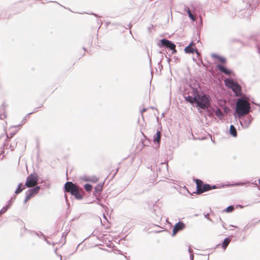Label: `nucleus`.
<instances>
[{
  "label": "nucleus",
  "mask_w": 260,
  "mask_h": 260,
  "mask_svg": "<svg viewBox=\"0 0 260 260\" xmlns=\"http://www.w3.org/2000/svg\"><path fill=\"white\" fill-rule=\"evenodd\" d=\"M25 122V119H24L22 120V122H21V124L20 125H22L23 124H24Z\"/></svg>",
  "instance_id": "ea45409f"
},
{
  "label": "nucleus",
  "mask_w": 260,
  "mask_h": 260,
  "mask_svg": "<svg viewBox=\"0 0 260 260\" xmlns=\"http://www.w3.org/2000/svg\"><path fill=\"white\" fill-rule=\"evenodd\" d=\"M193 44V42H191L189 44V45H188L187 47H186L184 49V51L186 53H193L195 51V49L191 47V45Z\"/></svg>",
  "instance_id": "ddd939ff"
},
{
  "label": "nucleus",
  "mask_w": 260,
  "mask_h": 260,
  "mask_svg": "<svg viewBox=\"0 0 260 260\" xmlns=\"http://www.w3.org/2000/svg\"><path fill=\"white\" fill-rule=\"evenodd\" d=\"M211 189L217 188V186L215 185H211Z\"/></svg>",
  "instance_id": "58836bf2"
},
{
  "label": "nucleus",
  "mask_w": 260,
  "mask_h": 260,
  "mask_svg": "<svg viewBox=\"0 0 260 260\" xmlns=\"http://www.w3.org/2000/svg\"><path fill=\"white\" fill-rule=\"evenodd\" d=\"M16 144H17V142L14 143V145L11 144L10 145V146L9 147V148H10L11 151L13 150L14 149V148H15ZM8 145L7 146V148H8Z\"/></svg>",
  "instance_id": "c756f323"
},
{
  "label": "nucleus",
  "mask_w": 260,
  "mask_h": 260,
  "mask_svg": "<svg viewBox=\"0 0 260 260\" xmlns=\"http://www.w3.org/2000/svg\"><path fill=\"white\" fill-rule=\"evenodd\" d=\"M1 138H4V141H6V140L8 139V136L7 135L6 136V138H5V136L4 135H2L1 136Z\"/></svg>",
  "instance_id": "c9c22d12"
},
{
  "label": "nucleus",
  "mask_w": 260,
  "mask_h": 260,
  "mask_svg": "<svg viewBox=\"0 0 260 260\" xmlns=\"http://www.w3.org/2000/svg\"><path fill=\"white\" fill-rule=\"evenodd\" d=\"M102 186L100 185H96L94 187V192L97 193H100L102 191Z\"/></svg>",
  "instance_id": "393cba45"
},
{
  "label": "nucleus",
  "mask_w": 260,
  "mask_h": 260,
  "mask_svg": "<svg viewBox=\"0 0 260 260\" xmlns=\"http://www.w3.org/2000/svg\"><path fill=\"white\" fill-rule=\"evenodd\" d=\"M3 145H4V146H5V145H6V143H3Z\"/></svg>",
  "instance_id": "8fccbe9b"
},
{
  "label": "nucleus",
  "mask_w": 260,
  "mask_h": 260,
  "mask_svg": "<svg viewBox=\"0 0 260 260\" xmlns=\"http://www.w3.org/2000/svg\"><path fill=\"white\" fill-rule=\"evenodd\" d=\"M128 27V28H131L132 27V24H129L128 25H127Z\"/></svg>",
  "instance_id": "c03bdc74"
},
{
  "label": "nucleus",
  "mask_w": 260,
  "mask_h": 260,
  "mask_svg": "<svg viewBox=\"0 0 260 260\" xmlns=\"http://www.w3.org/2000/svg\"><path fill=\"white\" fill-rule=\"evenodd\" d=\"M38 181V176L37 174H31L27 177L25 186L27 187H34L37 184Z\"/></svg>",
  "instance_id": "39448f33"
},
{
  "label": "nucleus",
  "mask_w": 260,
  "mask_h": 260,
  "mask_svg": "<svg viewBox=\"0 0 260 260\" xmlns=\"http://www.w3.org/2000/svg\"><path fill=\"white\" fill-rule=\"evenodd\" d=\"M230 242V240L229 238H225L222 245V248L225 249Z\"/></svg>",
  "instance_id": "4be33fe9"
},
{
  "label": "nucleus",
  "mask_w": 260,
  "mask_h": 260,
  "mask_svg": "<svg viewBox=\"0 0 260 260\" xmlns=\"http://www.w3.org/2000/svg\"><path fill=\"white\" fill-rule=\"evenodd\" d=\"M185 228V224L182 222H177L173 229L172 235L175 236L177 232L183 230Z\"/></svg>",
  "instance_id": "0eeeda50"
},
{
  "label": "nucleus",
  "mask_w": 260,
  "mask_h": 260,
  "mask_svg": "<svg viewBox=\"0 0 260 260\" xmlns=\"http://www.w3.org/2000/svg\"><path fill=\"white\" fill-rule=\"evenodd\" d=\"M211 56L213 58L218 59V60L221 63H224L226 62V59L225 58L220 56L219 55L216 54H212Z\"/></svg>",
  "instance_id": "f3484780"
},
{
  "label": "nucleus",
  "mask_w": 260,
  "mask_h": 260,
  "mask_svg": "<svg viewBox=\"0 0 260 260\" xmlns=\"http://www.w3.org/2000/svg\"><path fill=\"white\" fill-rule=\"evenodd\" d=\"M250 110V104L245 96H243L237 100L236 104L235 112L238 118L248 114Z\"/></svg>",
  "instance_id": "f257e3e1"
},
{
  "label": "nucleus",
  "mask_w": 260,
  "mask_h": 260,
  "mask_svg": "<svg viewBox=\"0 0 260 260\" xmlns=\"http://www.w3.org/2000/svg\"><path fill=\"white\" fill-rule=\"evenodd\" d=\"M36 111H37V110H35L34 112H32L31 113H29L28 114H31V113L35 112Z\"/></svg>",
  "instance_id": "09e8293b"
},
{
  "label": "nucleus",
  "mask_w": 260,
  "mask_h": 260,
  "mask_svg": "<svg viewBox=\"0 0 260 260\" xmlns=\"http://www.w3.org/2000/svg\"><path fill=\"white\" fill-rule=\"evenodd\" d=\"M157 216V217H156V219L157 220H161V218H162V215H161V213H160V212L158 215H157V216Z\"/></svg>",
  "instance_id": "473e14b6"
},
{
  "label": "nucleus",
  "mask_w": 260,
  "mask_h": 260,
  "mask_svg": "<svg viewBox=\"0 0 260 260\" xmlns=\"http://www.w3.org/2000/svg\"><path fill=\"white\" fill-rule=\"evenodd\" d=\"M22 183H20L19 184L16 190H15V192L16 193H19L21 192L23 189H25V187H24L23 188H21V187L22 186Z\"/></svg>",
  "instance_id": "b1692460"
},
{
  "label": "nucleus",
  "mask_w": 260,
  "mask_h": 260,
  "mask_svg": "<svg viewBox=\"0 0 260 260\" xmlns=\"http://www.w3.org/2000/svg\"><path fill=\"white\" fill-rule=\"evenodd\" d=\"M259 183L260 184V179H259Z\"/></svg>",
  "instance_id": "3c124183"
},
{
  "label": "nucleus",
  "mask_w": 260,
  "mask_h": 260,
  "mask_svg": "<svg viewBox=\"0 0 260 260\" xmlns=\"http://www.w3.org/2000/svg\"><path fill=\"white\" fill-rule=\"evenodd\" d=\"M215 113L216 116L220 119H222L224 116V114L222 110L219 108H217L215 110Z\"/></svg>",
  "instance_id": "dca6fc26"
},
{
  "label": "nucleus",
  "mask_w": 260,
  "mask_h": 260,
  "mask_svg": "<svg viewBox=\"0 0 260 260\" xmlns=\"http://www.w3.org/2000/svg\"><path fill=\"white\" fill-rule=\"evenodd\" d=\"M4 153V149L3 148H0V155Z\"/></svg>",
  "instance_id": "f704fd0d"
},
{
  "label": "nucleus",
  "mask_w": 260,
  "mask_h": 260,
  "mask_svg": "<svg viewBox=\"0 0 260 260\" xmlns=\"http://www.w3.org/2000/svg\"><path fill=\"white\" fill-rule=\"evenodd\" d=\"M230 134L234 137L237 136V130L233 125H231L230 127Z\"/></svg>",
  "instance_id": "a211bd4d"
},
{
  "label": "nucleus",
  "mask_w": 260,
  "mask_h": 260,
  "mask_svg": "<svg viewBox=\"0 0 260 260\" xmlns=\"http://www.w3.org/2000/svg\"><path fill=\"white\" fill-rule=\"evenodd\" d=\"M167 48L170 49V50H171L172 51V53L173 54L174 53H176L177 51L176 50V48H175L176 45L173 43H172L171 41H170L169 40V44H168Z\"/></svg>",
  "instance_id": "2eb2a0df"
},
{
  "label": "nucleus",
  "mask_w": 260,
  "mask_h": 260,
  "mask_svg": "<svg viewBox=\"0 0 260 260\" xmlns=\"http://www.w3.org/2000/svg\"><path fill=\"white\" fill-rule=\"evenodd\" d=\"M194 52H196V53H197V54L198 55H200V53L198 52V51L197 50V49H195V51H194Z\"/></svg>",
  "instance_id": "a19ab883"
},
{
  "label": "nucleus",
  "mask_w": 260,
  "mask_h": 260,
  "mask_svg": "<svg viewBox=\"0 0 260 260\" xmlns=\"http://www.w3.org/2000/svg\"><path fill=\"white\" fill-rule=\"evenodd\" d=\"M64 189L66 192H70L76 199L81 200L83 198L82 189L80 188L72 182H67L64 185Z\"/></svg>",
  "instance_id": "f03ea898"
},
{
  "label": "nucleus",
  "mask_w": 260,
  "mask_h": 260,
  "mask_svg": "<svg viewBox=\"0 0 260 260\" xmlns=\"http://www.w3.org/2000/svg\"><path fill=\"white\" fill-rule=\"evenodd\" d=\"M197 107L202 109H206L208 108L210 104V97L206 94L200 95L197 92V101L196 102Z\"/></svg>",
  "instance_id": "7ed1b4c3"
},
{
  "label": "nucleus",
  "mask_w": 260,
  "mask_h": 260,
  "mask_svg": "<svg viewBox=\"0 0 260 260\" xmlns=\"http://www.w3.org/2000/svg\"><path fill=\"white\" fill-rule=\"evenodd\" d=\"M146 110H147V109H146V108H143V109H141V110H140V112H141V114H142V116H143V113L144 112H145Z\"/></svg>",
  "instance_id": "72a5a7b5"
},
{
  "label": "nucleus",
  "mask_w": 260,
  "mask_h": 260,
  "mask_svg": "<svg viewBox=\"0 0 260 260\" xmlns=\"http://www.w3.org/2000/svg\"><path fill=\"white\" fill-rule=\"evenodd\" d=\"M238 118L240 120V124L242 127L244 128H248L253 120V118L249 115L247 116H241L240 118Z\"/></svg>",
  "instance_id": "423d86ee"
},
{
  "label": "nucleus",
  "mask_w": 260,
  "mask_h": 260,
  "mask_svg": "<svg viewBox=\"0 0 260 260\" xmlns=\"http://www.w3.org/2000/svg\"><path fill=\"white\" fill-rule=\"evenodd\" d=\"M40 189V186H37L35 187L28 189L26 192L27 194H30V196L31 198L32 197L36 195L39 192Z\"/></svg>",
  "instance_id": "1a4fd4ad"
},
{
  "label": "nucleus",
  "mask_w": 260,
  "mask_h": 260,
  "mask_svg": "<svg viewBox=\"0 0 260 260\" xmlns=\"http://www.w3.org/2000/svg\"><path fill=\"white\" fill-rule=\"evenodd\" d=\"M193 254H191L190 255L191 260H193Z\"/></svg>",
  "instance_id": "79ce46f5"
},
{
  "label": "nucleus",
  "mask_w": 260,
  "mask_h": 260,
  "mask_svg": "<svg viewBox=\"0 0 260 260\" xmlns=\"http://www.w3.org/2000/svg\"><path fill=\"white\" fill-rule=\"evenodd\" d=\"M208 216H209V214L208 213H207L206 214L204 215L205 218H207V219H208L210 220V219L208 217Z\"/></svg>",
  "instance_id": "e433bc0d"
},
{
  "label": "nucleus",
  "mask_w": 260,
  "mask_h": 260,
  "mask_svg": "<svg viewBox=\"0 0 260 260\" xmlns=\"http://www.w3.org/2000/svg\"><path fill=\"white\" fill-rule=\"evenodd\" d=\"M227 110H229V108H224V111H225V112H226Z\"/></svg>",
  "instance_id": "a18cd8bd"
},
{
  "label": "nucleus",
  "mask_w": 260,
  "mask_h": 260,
  "mask_svg": "<svg viewBox=\"0 0 260 260\" xmlns=\"http://www.w3.org/2000/svg\"><path fill=\"white\" fill-rule=\"evenodd\" d=\"M6 105L4 103L0 106V119H4L6 117Z\"/></svg>",
  "instance_id": "9d476101"
},
{
  "label": "nucleus",
  "mask_w": 260,
  "mask_h": 260,
  "mask_svg": "<svg viewBox=\"0 0 260 260\" xmlns=\"http://www.w3.org/2000/svg\"><path fill=\"white\" fill-rule=\"evenodd\" d=\"M188 251H189V252H190V253H191V248H189L188 249Z\"/></svg>",
  "instance_id": "de8ad7c7"
},
{
  "label": "nucleus",
  "mask_w": 260,
  "mask_h": 260,
  "mask_svg": "<svg viewBox=\"0 0 260 260\" xmlns=\"http://www.w3.org/2000/svg\"><path fill=\"white\" fill-rule=\"evenodd\" d=\"M103 216H104V218H105V220H106L107 222H108V220L107 219V218H106L105 215L104 214V215H103Z\"/></svg>",
  "instance_id": "37998d69"
},
{
  "label": "nucleus",
  "mask_w": 260,
  "mask_h": 260,
  "mask_svg": "<svg viewBox=\"0 0 260 260\" xmlns=\"http://www.w3.org/2000/svg\"><path fill=\"white\" fill-rule=\"evenodd\" d=\"M65 198H66V202L68 203V201L67 197L66 196H65Z\"/></svg>",
  "instance_id": "49530a36"
},
{
  "label": "nucleus",
  "mask_w": 260,
  "mask_h": 260,
  "mask_svg": "<svg viewBox=\"0 0 260 260\" xmlns=\"http://www.w3.org/2000/svg\"><path fill=\"white\" fill-rule=\"evenodd\" d=\"M90 178L91 179V180H90V181H91L92 182H96L98 180V178L95 177H90Z\"/></svg>",
  "instance_id": "2f4dec72"
},
{
  "label": "nucleus",
  "mask_w": 260,
  "mask_h": 260,
  "mask_svg": "<svg viewBox=\"0 0 260 260\" xmlns=\"http://www.w3.org/2000/svg\"><path fill=\"white\" fill-rule=\"evenodd\" d=\"M192 91L193 95V96L188 95L187 97L185 98L186 101L192 104L193 103H196V102L197 101V90L196 89H193Z\"/></svg>",
  "instance_id": "6e6552de"
},
{
  "label": "nucleus",
  "mask_w": 260,
  "mask_h": 260,
  "mask_svg": "<svg viewBox=\"0 0 260 260\" xmlns=\"http://www.w3.org/2000/svg\"><path fill=\"white\" fill-rule=\"evenodd\" d=\"M197 184V191L198 193H201L200 191H201L203 189V186L205 184L203 183L202 181L199 179H197L196 180Z\"/></svg>",
  "instance_id": "f8f14e48"
},
{
  "label": "nucleus",
  "mask_w": 260,
  "mask_h": 260,
  "mask_svg": "<svg viewBox=\"0 0 260 260\" xmlns=\"http://www.w3.org/2000/svg\"><path fill=\"white\" fill-rule=\"evenodd\" d=\"M81 179L85 181H90L91 180L89 177H87L86 176H82Z\"/></svg>",
  "instance_id": "c85d7f7f"
},
{
  "label": "nucleus",
  "mask_w": 260,
  "mask_h": 260,
  "mask_svg": "<svg viewBox=\"0 0 260 260\" xmlns=\"http://www.w3.org/2000/svg\"><path fill=\"white\" fill-rule=\"evenodd\" d=\"M67 234H65V233H63L62 234V241L61 242V243L63 242V244H64L65 242H66V236Z\"/></svg>",
  "instance_id": "7c9ffc66"
},
{
  "label": "nucleus",
  "mask_w": 260,
  "mask_h": 260,
  "mask_svg": "<svg viewBox=\"0 0 260 260\" xmlns=\"http://www.w3.org/2000/svg\"><path fill=\"white\" fill-rule=\"evenodd\" d=\"M169 44V40L166 39H163L160 40V46L166 47L167 48Z\"/></svg>",
  "instance_id": "5701e85b"
},
{
  "label": "nucleus",
  "mask_w": 260,
  "mask_h": 260,
  "mask_svg": "<svg viewBox=\"0 0 260 260\" xmlns=\"http://www.w3.org/2000/svg\"><path fill=\"white\" fill-rule=\"evenodd\" d=\"M216 67L221 72L223 73L226 75H230L232 73L230 70L227 69L221 64H218Z\"/></svg>",
  "instance_id": "9b49d317"
},
{
  "label": "nucleus",
  "mask_w": 260,
  "mask_h": 260,
  "mask_svg": "<svg viewBox=\"0 0 260 260\" xmlns=\"http://www.w3.org/2000/svg\"><path fill=\"white\" fill-rule=\"evenodd\" d=\"M44 239H45V241H46V242H47L48 244H51V242H50V241H49L47 240L46 239V238L45 237V236H44Z\"/></svg>",
  "instance_id": "4c0bfd02"
},
{
  "label": "nucleus",
  "mask_w": 260,
  "mask_h": 260,
  "mask_svg": "<svg viewBox=\"0 0 260 260\" xmlns=\"http://www.w3.org/2000/svg\"><path fill=\"white\" fill-rule=\"evenodd\" d=\"M9 203L6 206L4 207L0 210V215L5 213L7 211V210L9 208V207L11 205V201H9Z\"/></svg>",
  "instance_id": "412c9836"
},
{
  "label": "nucleus",
  "mask_w": 260,
  "mask_h": 260,
  "mask_svg": "<svg viewBox=\"0 0 260 260\" xmlns=\"http://www.w3.org/2000/svg\"><path fill=\"white\" fill-rule=\"evenodd\" d=\"M30 198L31 197L30 196V194H27L26 192V196L24 200V203H26Z\"/></svg>",
  "instance_id": "cd10ccee"
},
{
  "label": "nucleus",
  "mask_w": 260,
  "mask_h": 260,
  "mask_svg": "<svg viewBox=\"0 0 260 260\" xmlns=\"http://www.w3.org/2000/svg\"><path fill=\"white\" fill-rule=\"evenodd\" d=\"M84 188L87 191H90L92 188V186L89 184H86L84 185Z\"/></svg>",
  "instance_id": "a878e982"
},
{
  "label": "nucleus",
  "mask_w": 260,
  "mask_h": 260,
  "mask_svg": "<svg viewBox=\"0 0 260 260\" xmlns=\"http://www.w3.org/2000/svg\"><path fill=\"white\" fill-rule=\"evenodd\" d=\"M225 85L232 89L236 96H240L242 94L241 87L240 85L231 79L224 80Z\"/></svg>",
  "instance_id": "20e7f679"
},
{
  "label": "nucleus",
  "mask_w": 260,
  "mask_h": 260,
  "mask_svg": "<svg viewBox=\"0 0 260 260\" xmlns=\"http://www.w3.org/2000/svg\"><path fill=\"white\" fill-rule=\"evenodd\" d=\"M161 138V133L159 131H157L155 135L153 136V141L156 142L158 145L159 144Z\"/></svg>",
  "instance_id": "4468645a"
},
{
  "label": "nucleus",
  "mask_w": 260,
  "mask_h": 260,
  "mask_svg": "<svg viewBox=\"0 0 260 260\" xmlns=\"http://www.w3.org/2000/svg\"><path fill=\"white\" fill-rule=\"evenodd\" d=\"M185 9L187 10V12L188 13V17H189V18L191 19L192 21H195L196 16L192 14L190 9L188 7H186Z\"/></svg>",
  "instance_id": "6ab92c4d"
},
{
  "label": "nucleus",
  "mask_w": 260,
  "mask_h": 260,
  "mask_svg": "<svg viewBox=\"0 0 260 260\" xmlns=\"http://www.w3.org/2000/svg\"><path fill=\"white\" fill-rule=\"evenodd\" d=\"M234 210V206L232 205L229 206L225 209V211L226 212H231Z\"/></svg>",
  "instance_id": "bb28decb"
},
{
  "label": "nucleus",
  "mask_w": 260,
  "mask_h": 260,
  "mask_svg": "<svg viewBox=\"0 0 260 260\" xmlns=\"http://www.w3.org/2000/svg\"><path fill=\"white\" fill-rule=\"evenodd\" d=\"M211 189V185L205 184L203 186V189L200 193H203L205 191H209Z\"/></svg>",
  "instance_id": "aec40b11"
}]
</instances>
